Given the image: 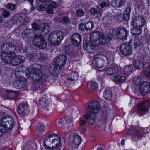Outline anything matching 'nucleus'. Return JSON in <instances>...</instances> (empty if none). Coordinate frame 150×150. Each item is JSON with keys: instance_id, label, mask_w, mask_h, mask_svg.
<instances>
[{"instance_id": "nucleus-18", "label": "nucleus", "mask_w": 150, "mask_h": 150, "mask_svg": "<svg viewBox=\"0 0 150 150\" xmlns=\"http://www.w3.org/2000/svg\"><path fill=\"white\" fill-rule=\"evenodd\" d=\"M78 76L75 73H71V75L67 78V83L69 86H72L78 80Z\"/></svg>"}, {"instance_id": "nucleus-35", "label": "nucleus", "mask_w": 150, "mask_h": 150, "mask_svg": "<svg viewBox=\"0 0 150 150\" xmlns=\"http://www.w3.org/2000/svg\"><path fill=\"white\" fill-rule=\"evenodd\" d=\"M104 97L107 100H110L112 97L111 91L109 89H106L104 93Z\"/></svg>"}, {"instance_id": "nucleus-33", "label": "nucleus", "mask_w": 150, "mask_h": 150, "mask_svg": "<svg viewBox=\"0 0 150 150\" xmlns=\"http://www.w3.org/2000/svg\"><path fill=\"white\" fill-rule=\"evenodd\" d=\"M48 105L47 100L45 98H41L39 100L40 106L42 108H45Z\"/></svg>"}, {"instance_id": "nucleus-27", "label": "nucleus", "mask_w": 150, "mask_h": 150, "mask_svg": "<svg viewBox=\"0 0 150 150\" xmlns=\"http://www.w3.org/2000/svg\"><path fill=\"white\" fill-rule=\"evenodd\" d=\"M112 79L115 82H123L126 80V78L123 76L115 75L112 77Z\"/></svg>"}, {"instance_id": "nucleus-19", "label": "nucleus", "mask_w": 150, "mask_h": 150, "mask_svg": "<svg viewBox=\"0 0 150 150\" xmlns=\"http://www.w3.org/2000/svg\"><path fill=\"white\" fill-rule=\"evenodd\" d=\"M71 42L73 45L78 46L79 45L81 42V37L79 34L75 33L71 35Z\"/></svg>"}, {"instance_id": "nucleus-25", "label": "nucleus", "mask_w": 150, "mask_h": 150, "mask_svg": "<svg viewBox=\"0 0 150 150\" xmlns=\"http://www.w3.org/2000/svg\"><path fill=\"white\" fill-rule=\"evenodd\" d=\"M25 106L21 104L18 107L17 111L18 113L22 115H27L29 113V111L25 109Z\"/></svg>"}, {"instance_id": "nucleus-45", "label": "nucleus", "mask_w": 150, "mask_h": 150, "mask_svg": "<svg viewBox=\"0 0 150 150\" xmlns=\"http://www.w3.org/2000/svg\"><path fill=\"white\" fill-rule=\"evenodd\" d=\"M46 12L47 13L53 14L54 13V11L53 9V8L50 7L48 5H46Z\"/></svg>"}, {"instance_id": "nucleus-63", "label": "nucleus", "mask_w": 150, "mask_h": 150, "mask_svg": "<svg viewBox=\"0 0 150 150\" xmlns=\"http://www.w3.org/2000/svg\"><path fill=\"white\" fill-rule=\"evenodd\" d=\"M64 118L63 119H60L59 120V121L58 122L57 125L60 126L62 125L64 123Z\"/></svg>"}, {"instance_id": "nucleus-14", "label": "nucleus", "mask_w": 150, "mask_h": 150, "mask_svg": "<svg viewBox=\"0 0 150 150\" xmlns=\"http://www.w3.org/2000/svg\"><path fill=\"white\" fill-rule=\"evenodd\" d=\"M120 51L125 56H129L131 54V47L128 43L122 44L120 47Z\"/></svg>"}, {"instance_id": "nucleus-37", "label": "nucleus", "mask_w": 150, "mask_h": 150, "mask_svg": "<svg viewBox=\"0 0 150 150\" xmlns=\"http://www.w3.org/2000/svg\"><path fill=\"white\" fill-rule=\"evenodd\" d=\"M142 82V79L139 76H136L133 79V83L137 85H140Z\"/></svg>"}, {"instance_id": "nucleus-32", "label": "nucleus", "mask_w": 150, "mask_h": 150, "mask_svg": "<svg viewBox=\"0 0 150 150\" xmlns=\"http://www.w3.org/2000/svg\"><path fill=\"white\" fill-rule=\"evenodd\" d=\"M142 32L141 28L137 27H134L131 30V33L134 35H137L140 34Z\"/></svg>"}, {"instance_id": "nucleus-49", "label": "nucleus", "mask_w": 150, "mask_h": 150, "mask_svg": "<svg viewBox=\"0 0 150 150\" xmlns=\"http://www.w3.org/2000/svg\"><path fill=\"white\" fill-rule=\"evenodd\" d=\"M109 6L110 4L108 1H103L100 4V6L102 8L108 6Z\"/></svg>"}, {"instance_id": "nucleus-20", "label": "nucleus", "mask_w": 150, "mask_h": 150, "mask_svg": "<svg viewBox=\"0 0 150 150\" xmlns=\"http://www.w3.org/2000/svg\"><path fill=\"white\" fill-rule=\"evenodd\" d=\"M130 133L129 135H134V137L137 138V140H139L141 138L140 136L139 135V132L138 131L137 128L135 126H131L129 129Z\"/></svg>"}, {"instance_id": "nucleus-50", "label": "nucleus", "mask_w": 150, "mask_h": 150, "mask_svg": "<svg viewBox=\"0 0 150 150\" xmlns=\"http://www.w3.org/2000/svg\"><path fill=\"white\" fill-rule=\"evenodd\" d=\"M29 148L30 150H37V145L35 143H32L29 146Z\"/></svg>"}, {"instance_id": "nucleus-10", "label": "nucleus", "mask_w": 150, "mask_h": 150, "mask_svg": "<svg viewBox=\"0 0 150 150\" xmlns=\"http://www.w3.org/2000/svg\"><path fill=\"white\" fill-rule=\"evenodd\" d=\"M64 36V33L61 31L52 32L49 36L48 40L52 45H57L60 44Z\"/></svg>"}, {"instance_id": "nucleus-38", "label": "nucleus", "mask_w": 150, "mask_h": 150, "mask_svg": "<svg viewBox=\"0 0 150 150\" xmlns=\"http://www.w3.org/2000/svg\"><path fill=\"white\" fill-rule=\"evenodd\" d=\"M36 55L33 53H28L26 56L27 58L30 61H37L36 57Z\"/></svg>"}, {"instance_id": "nucleus-23", "label": "nucleus", "mask_w": 150, "mask_h": 150, "mask_svg": "<svg viewBox=\"0 0 150 150\" xmlns=\"http://www.w3.org/2000/svg\"><path fill=\"white\" fill-rule=\"evenodd\" d=\"M50 30V28L48 23L43 24L40 26L39 34L41 33H43L44 34L48 33Z\"/></svg>"}, {"instance_id": "nucleus-5", "label": "nucleus", "mask_w": 150, "mask_h": 150, "mask_svg": "<svg viewBox=\"0 0 150 150\" xmlns=\"http://www.w3.org/2000/svg\"><path fill=\"white\" fill-rule=\"evenodd\" d=\"M92 64L95 67L101 69L100 70L102 71L105 70L107 67L108 61L105 56L97 54L94 56Z\"/></svg>"}, {"instance_id": "nucleus-12", "label": "nucleus", "mask_w": 150, "mask_h": 150, "mask_svg": "<svg viewBox=\"0 0 150 150\" xmlns=\"http://www.w3.org/2000/svg\"><path fill=\"white\" fill-rule=\"evenodd\" d=\"M32 42L34 45L36 46L40 49H45L47 47L46 42L41 34L34 35Z\"/></svg>"}, {"instance_id": "nucleus-40", "label": "nucleus", "mask_w": 150, "mask_h": 150, "mask_svg": "<svg viewBox=\"0 0 150 150\" xmlns=\"http://www.w3.org/2000/svg\"><path fill=\"white\" fill-rule=\"evenodd\" d=\"M150 89H148L147 88H144V87L141 86L140 88V92L141 94L143 95H146L148 93Z\"/></svg>"}, {"instance_id": "nucleus-3", "label": "nucleus", "mask_w": 150, "mask_h": 150, "mask_svg": "<svg viewBox=\"0 0 150 150\" xmlns=\"http://www.w3.org/2000/svg\"><path fill=\"white\" fill-rule=\"evenodd\" d=\"M38 65L37 64H33L31 68H30L29 70V73H26V75L28 78L30 77L34 81L43 82L45 80L47 76L43 74L40 69L37 68Z\"/></svg>"}, {"instance_id": "nucleus-21", "label": "nucleus", "mask_w": 150, "mask_h": 150, "mask_svg": "<svg viewBox=\"0 0 150 150\" xmlns=\"http://www.w3.org/2000/svg\"><path fill=\"white\" fill-rule=\"evenodd\" d=\"M126 2V0H112L111 5L112 6L117 8L124 5Z\"/></svg>"}, {"instance_id": "nucleus-47", "label": "nucleus", "mask_w": 150, "mask_h": 150, "mask_svg": "<svg viewBox=\"0 0 150 150\" xmlns=\"http://www.w3.org/2000/svg\"><path fill=\"white\" fill-rule=\"evenodd\" d=\"M84 13V11L81 8L77 10L76 12V14L79 17H81L83 16Z\"/></svg>"}, {"instance_id": "nucleus-28", "label": "nucleus", "mask_w": 150, "mask_h": 150, "mask_svg": "<svg viewBox=\"0 0 150 150\" xmlns=\"http://www.w3.org/2000/svg\"><path fill=\"white\" fill-rule=\"evenodd\" d=\"M31 25L34 36L40 34L39 29H40V26L35 22H33L32 24Z\"/></svg>"}, {"instance_id": "nucleus-2", "label": "nucleus", "mask_w": 150, "mask_h": 150, "mask_svg": "<svg viewBox=\"0 0 150 150\" xmlns=\"http://www.w3.org/2000/svg\"><path fill=\"white\" fill-rule=\"evenodd\" d=\"M61 138L56 134H50L46 137L43 140L45 147L50 150H60Z\"/></svg>"}, {"instance_id": "nucleus-61", "label": "nucleus", "mask_w": 150, "mask_h": 150, "mask_svg": "<svg viewBox=\"0 0 150 150\" xmlns=\"http://www.w3.org/2000/svg\"><path fill=\"white\" fill-rule=\"evenodd\" d=\"M48 5L54 8H55L57 6V4L56 2L52 1L50 4Z\"/></svg>"}, {"instance_id": "nucleus-15", "label": "nucleus", "mask_w": 150, "mask_h": 150, "mask_svg": "<svg viewBox=\"0 0 150 150\" xmlns=\"http://www.w3.org/2000/svg\"><path fill=\"white\" fill-rule=\"evenodd\" d=\"M91 42V44L89 45L87 44L84 45V47L85 50L86 52L88 53H93L94 50H95L96 47L98 46L97 45H96V42L94 40H90Z\"/></svg>"}, {"instance_id": "nucleus-62", "label": "nucleus", "mask_w": 150, "mask_h": 150, "mask_svg": "<svg viewBox=\"0 0 150 150\" xmlns=\"http://www.w3.org/2000/svg\"><path fill=\"white\" fill-rule=\"evenodd\" d=\"M44 128L43 125H40L38 129V131L39 133H41L44 130Z\"/></svg>"}, {"instance_id": "nucleus-58", "label": "nucleus", "mask_w": 150, "mask_h": 150, "mask_svg": "<svg viewBox=\"0 0 150 150\" xmlns=\"http://www.w3.org/2000/svg\"><path fill=\"white\" fill-rule=\"evenodd\" d=\"M22 73H23V72L22 71L17 70L15 72V74L17 77L20 78L21 77V74Z\"/></svg>"}, {"instance_id": "nucleus-6", "label": "nucleus", "mask_w": 150, "mask_h": 150, "mask_svg": "<svg viewBox=\"0 0 150 150\" xmlns=\"http://www.w3.org/2000/svg\"><path fill=\"white\" fill-rule=\"evenodd\" d=\"M16 50L15 46L13 43L10 42L4 43L1 47L2 52L1 55V59L4 58L3 56L4 54L6 57L7 55L11 56V55L16 54Z\"/></svg>"}, {"instance_id": "nucleus-4", "label": "nucleus", "mask_w": 150, "mask_h": 150, "mask_svg": "<svg viewBox=\"0 0 150 150\" xmlns=\"http://www.w3.org/2000/svg\"><path fill=\"white\" fill-rule=\"evenodd\" d=\"M90 40H94L96 42V45L98 46L100 44H104L109 43L110 40L112 39V38L109 37L107 38L103 33L98 31H96L91 34L90 36Z\"/></svg>"}, {"instance_id": "nucleus-24", "label": "nucleus", "mask_w": 150, "mask_h": 150, "mask_svg": "<svg viewBox=\"0 0 150 150\" xmlns=\"http://www.w3.org/2000/svg\"><path fill=\"white\" fill-rule=\"evenodd\" d=\"M32 32V30L31 28H27L25 29L23 31L21 34L23 38L24 39H27L30 37Z\"/></svg>"}, {"instance_id": "nucleus-7", "label": "nucleus", "mask_w": 150, "mask_h": 150, "mask_svg": "<svg viewBox=\"0 0 150 150\" xmlns=\"http://www.w3.org/2000/svg\"><path fill=\"white\" fill-rule=\"evenodd\" d=\"M14 125V121L11 117H6L0 121V136H2L4 129H11Z\"/></svg>"}, {"instance_id": "nucleus-22", "label": "nucleus", "mask_w": 150, "mask_h": 150, "mask_svg": "<svg viewBox=\"0 0 150 150\" xmlns=\"http://www.w3.org/2000/svg\"><path fill=\"white\" fill-rule=\"evenodd\" d=\"M148 104V103H146V101H144L139 104L137 106V108L139 113L147 112L148 110L147 107Z\"/></svg>"}, {"instance_id": "nucleus-48", "label": "nucleus", "mask_w": 150, "mask_h": 150, "mask_svg": "<svg viewBox=\"0 0 150 150\" xmlns=\"http://www.w3.org/2000/svg\"><path fill=\"white\" fill-rule=\"evenodd\" d=\"M6 7L8 9L11 10H14L16 8L15 5L11 3L8 4L6 6Z\"/></svg>"}, {"instance_id": "nucleus-57", "label": "nucleus", "mask_w": 150, "mask_h": 150, "mask_svg": "<svg viewBox=\"0 0 150 150\" xmlns=\"http://www.w3.org/2000/svg\"><path fill=\"white\" fill-rule=\"evenodd\" d=\"M10 12L9 11L5 10L3 12V15L4 18H6L9 16Z\"/></svg>"}, {"instance_id": "nucleus-26", "label": "nucleus", "mask_w": 150, "mask_h": 150, "mask_svg": "<svg viewBox=\"0 0 150 150\" xmlns=\"http://www.w3.org/2000/svg\"><path fill=\"white\" fill-rule=\"evenodd\" d=\"M11 21L14 24L21 23L23 21V17L18 15L15 16L12 18Z\"/></svg>"}, {"instance_id": "nucleus-13", "label": "nucleus", "mask_w": 150, "mask_h": 150, "mask_svg": "<svg viewBox=\"0 0 150 150\" xmlns=\"http://www.w3.org/2000/svg\"><path fill=\"white\" fill-rule=\"evenodd\" d=\"M128 35V32L124 28H121L116 30V36L119 39L123 40L126 39Z\"/></svg>"}, {"instance_id": "nucleus-51", "label": "nucleus", "mask_w": 150, "mask_h": 150, "mask_svg": "<svg viewBox=\"0 0 150 150\" xmlns=\"http://www.w3.org/2000/svg\"><path fill=\"white\" fill-rule=\"evenodd\" d=\"M141 86L144 87V88H147L148 89H150V83L147 81L142 83Z\"/></svg>"}, {"instance_id": "nucleus-34", "label": "nucleus", "mask_w": 150, "mask_h": 150, "mask_svg": "<svg viewBox=\"0 0 150 150\" xmlns=\"http://www.w3.org/2000/svg\"><path fill=\"white\" fill-rule=\"evenodd\" d=\"M131 9L129 8H127L123 15V18L125 21H128L129 19L130 13Z\"/></svg>"}, {"instance_id": "nucleus-30", "label": "nucleus", "mask_w": 150, "mask_h": 150, "mask_svg": "<svg viewBox=\"0 0 150 150\" xmlns=\"http://www.w3.org/2000/svg\"><path fill=\"white\" fill-rule=\"evenodd\" d=\"M18 94L14 92L7 90L6 91L5 95L8 99L11 100L15 98H16Z\"/></svg>"}, {"instance_id": "nucleus-46", "label": "nucleus", "mask_w": 150, "mask_h": 150, "mask_svg": "<svg viewBox=\"0 0 150 150\" xmlns=\"http://www.w3.org/2000/svg\"><path fill=\"white\" fill-rule=\"evenodd\" d=\"M91 87L92 89L96 91L98 89V85L97 83L93 82L91 83Z\"/></svg>"}, {"instance_id": "nucleus-8", "label": "nucleus", "mask_w": 150, "mask_h": 150, "mask_svg": "<svg viewBox=\"0 0 150 150\" xmlns=\"http://www.w3.org/2000/svg\"><path fill=\"white\" fill-rule=\"evenodd\" d=\"M66 63V56L61 55L56 58L55 64L52 69V71L50 70V71L53 74H57L59 72V70L64 68V66Z\"/></svg>"}, {"instance_id": "nucleus-17", "label": "nucleus", "mask_w": 150, "mask_h": 150, "mask_svg": "<svg viewBox=\"0 0 150 150\" xmlns=\"http://www.w3.org/2000/svg\"><path fill=\"white\" fill-rule=\"evenodd\" d=\"M145 23L144 19L141 16L138 17L134 19L133 22L134 27H137L141 28Z\"/></svg>"}, {"instance_id": "nucleus-29", "label": "nucleus", "mask_w": 150, "mask_h": 150, "mask_svg": "<svg viewBox=\"0 0 150 150\" xmlns=\"http://www.w3.org/2000/svg\"><path fill=\"white\" fill-rule=\"evenodd\" d=\"M133 64L135 68L138 69H142L144 66L143 63L141 61L136 60L133 62Z\"/></svg>"}, {"instance_id": "nucleus-31", "label": "nucleus", "mask_w": 150, "mask_h": 150, "mask_svg": "<svg viewBox=\"0 0 150 150\" xmlns=\"http://www.w3.org/2000/svg\"><path fill=\"white\" fill-rule=\"evenodd\" d=\"M132 70L133 68L132 65L126 66L124 69V74L128 76L131 74Z\"/></svg>"}, {"instance_id": "nucleus-59", "label": "nucleus", "mask_w": 150, "mask_h": 150, "mask_svg": "<svg viewBox=\"0 0 150 150\" xmlns=\"http://www.w3.org/2000/svg\"><path fill=\"white\" fill-rule=\"evenodd\" d=\"M56 21H59L60 23H65L66 21V18L65 17H59L58 18Z\"/></svg>"}, {"instance_id": "nucleus-39", "label": "nucleus", "mask_w": 150, "mask_h": 150, "mask_svg": "<svg viewBox=\"0 0 150 150\" xmlns=\"http://www.w3.org/2000/svg\"><path fill=\"white\" fill-rule=\"evenodd\" d=\"M74 51L73 47L71 45H68L66 46V54L70 55L71 56Z\"/></svg>"}, {"instance_id": "nucleus-1", "label": "nucleus", "mask_w": 150, "mask_h": 150, "mask_svg": "<svg viewBox=\"0 0 150 150\" xmlns=\"http://www.w3.org/2000/svg\"><path fill=\"white\" fill-rule=\"evenodd\" d=\"M100 109V106L97 101L92 102L90 103L88 107V111L91 113L85 114L83 118L89 125H94L96 120L95 114L98 113Z\"/></svg>"}, {"instance_id": "nucleus-60", "label": "nucleus", "mask_w": 150, "mask_h": 150, "mask_svg": "<svg viewBox=\"0 0 150 150\" xmlns=\"http://www.w3.org/2000/svg\"><path fill=\"white\" fill-rule=\"evenodd\" d=\"M79 29L81 30L84 31L86 30V27L85 26V24H81L79 26Z\"/></svg>"}, {"instance_id": "nucleus-9", "label": "nucleus", "mask_w": 150, "mask_h": 150, "mask_svg": "<svg viewBox=\"0 0 150 150\" xmlns=\"http://www.w3.org/2000/svg\"><path fill=\"white\" fill-rule=\"evenodd\" d=\"M7 55L6 57L5 55L3 57L4 58L2 59V60L6 64H10L13 66H16L19 64L23 61L24 58L21 56H16L15 54L11 55V56Z\"/></svg>"}, {"instance_id": "nucleus-44", "label": "nucleus", "mask_w": 150, "mask_h": 150, "mask_svg": "<svg viewBox=\"0 0 150 150\" xmlns=\"http://www.w3.org/2000/svg\"><path fill=\"white\" fill-rule=\"evenodd\" d=\"M134 41V43L135 45V47H134L135 48H136L137 46L141 45L143 43L142 40L138 38L135 39Z\"/></svg>"}, {"instance_id": "nucleus-56", "label": "nucleus", "mask_w": 150, "mask_h": 150, "mask_svg": "<svg viewBox=\"0 0 150 150\" xmlns=\"http://www.w3.org/2000/svg\"><path fill=\"white\" fill-rule=\"evenodd\" d=\"M91 13L93 15H95L99 13L97 8H93L91 9L90 10Z\"/></svg>"}, {"instance_id": "nucleus-42", "label": "nucleus", "mask_w": 150, "mask_h": 150, "mask_svg": "<svg viewBox=\"0 0 150 150\" xmlns=\"http://www.w3.org/2000/svg\"><path fill=\"white\" fill-rule=\"evenodd\" d=\"M86 30L92 29L94 27L92 21H89L85 24Z\"/></svg>"}, {"instance_id": "nucleus-54", "label": "nucleus", "mask_w": 150, "mask_h": 150, "mask_svg": "<svg viewBox=\"0 0 150 150\" xmlns=\"http://www.w3.org/2000/svg\"><path fill=\"white\" fill-rule=\"evenodd\" d=\"M37 10L38 11H44L46 10V5H40L37 7Z\"/></svg>"}, {"instance_id": "nucleus-16", "label": "nucleus", "mask_w": 150, "mask_h": 150, "mask_svg": "<svg viewBox=\"0 0 150 150\" xmlns=\"http://www.w3.org/2000/svg\"><path fill=\"white\" fill-rule=\"evenodd\" d=\"M119 69V67L116 64H112L105 71L106 74L111 75L116 73Z\"/></svg>"}, {"instance_id": "nucleus-52", "label": "nucleus", "mask_w": 150, "mask_h": 150, "mask_svg": "<svg viewBox=\"0 0 150 150\" xmlns=\"http://www.w3.org/2000/svg\"><path fill=\"white\" fill-rule=\"evenodd\" d=\"M40 85L37 82L33 83L32 86V89L33 90H35L40 88Z\"/></svg>"}, {"instance_id": "nucleus-55", "label": "nucleus", "mask_w": 150, "mask_h": 150, "mask_svg": "<svg viewBox=\"0 0 150 150\" xmlns=\"http://www.w3.org/2000/svg\"><path fill=\"white\" fill-rule=\"evenodd\" d=\"M137 7L139 11H142L144 7L143 3L142 2L139 3V4L137 5Z\"/></svg>"}, {"instance_id": "nucleus-11", "label": "nucleus", "mask_w": 150, "mask_h": 150, "mask_svg": "<svg viewBox=\"0 0 150 150\" xmlns=\"http://www.w3.org/2000/svg\"><path fill=\"white\" fill-rule=\"evenodd\" d=\"M67 146L70 150L77 148L81 142V137L78 135H74L73 137L71 135L68 137Z\"/></svg>"}, {"instance_id": "nucleus-36", "label": "nucleus", "mask_w": 150, "mask_h": 150, "mask_svg": "<svg viewBox=\"0 0 150 150\" xmlns=\"http://www.w3.org/2000/svg\"><path fill=\"white\" fill-rule=\"evenodd\" d=\"M18 49L22 52H25L27 51V49L23 46L21 42L18 41L16 44Z\"/></svg>"}, {"instance_id": "nucleus-64", "label": "nucleus", "mask_w": 150, "mask_h": 150, "mask_svg": "<svg viewBox=\"0 0 150 150\" xmlns=\"http://www.w3.org/2000/svg\"><path fill=\"white\" fill-rule=\"evenodd\" d=\"M86 123V122L83 119H81L79 121V124L80 126H83Z\"/></svg>"}, {"instance_id": "nucleus-41", "label": "nucleus", "mask_w": 150, "mask_h": 150, "mask_svg": "<svg viewBox=\"0 0 150 150\" xmlns=\"http://www.w3.org/2000/svg\"><path fill=\"white\" fill-rule=\"evenodd\" d=\"M14 87L16 88L20 89L22 88V86L21 85V82L19 81H15L13 83Z\"/></svg>"}, {"instance_id": "nucleus-43", "label": "nucleus", "mask_w": 150, "mask_h": 150, "mask_svg": "<svg viewBox=\"0 0 150 150\" xmlns=\"http://www.w3.org/2000/svg\"><path fill=\"white\" fill-rule=\"evenodd\" d=\"M144 61L146 63L150 62V54L145 53L143 57Z\"/></svg>"}, {"instance_id": "nucleus-53", "label": "nucleus", "mask_w": 150, "mask_h": 150, "mask_svg": "<svg viewBox=\"0 0 150 150\" xmlns=\"http://www.w3.org/2000/svg\"><path fill=\"white\" fill-rule=\"evenodd\" d=\"M39 59L42 62L47 63L48 62V59L45 57L40 56V57H39Z\"/></svg>"}]
</instances>
